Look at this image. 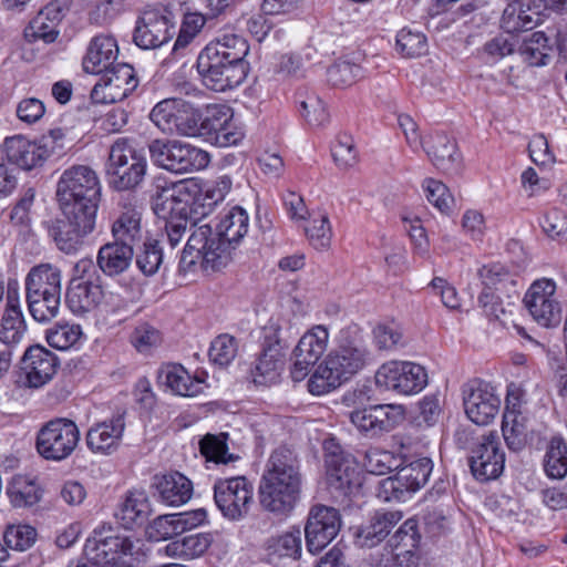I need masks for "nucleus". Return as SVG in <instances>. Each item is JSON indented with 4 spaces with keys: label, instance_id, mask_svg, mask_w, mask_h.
Segmentation results:
<instances>
[{
    "label": "nucleus",
    "instance_id": "obj_1",
    "mask_svg": "<svg viewBox=\"0 0 567 567\" xmlns=\"http://www.w3.org/2000/svg\"><path fill=\"white\" fill-rule=\"evenodd\" d=\"M248 221L247 212L235 206L220 218L215 229L209 224L196 227L183 249L181 261L194 264L195 259L187 260V257L196 252L195 258L202 259L204 270H221L233 260L237 245L248 231Z\"/></svg>",
    "mask_w": 567,
    "mask_h": 567
},
{
    "label": "nucleus",
    "instance_id": "obj_2",
    "mask_svg": "<svg viewBox=\"0 0 567 567\" xmlns=\"http://www.w3.org/2000/svg\"><path fill=\"white\" fill-rule=\"evenodd\" d=\"M301 463L298 454L279 446L270 454L261 475L258 495L261 507L277 516H288L300 501Z\"/></svg>",
    "mask_w": 567,
    "mask_h": 567
},
{
    "label": "nucleus",
    "instance_id": "obj_3",
    "mask_svg": "<svg viewBox=\"0 0 567 567\" xmlns=\"http://www.w3.org/2000/svg\"><path fill=\"white\" fill-rule=\"evenodd\" d=\"M249 44L237 34H224L209 42L198 54L196 69L209 90L225 92L241 84L249 72L246 56Z\"/></svg>",
    "mask_w": 567,
    "mask_h": 567
},
{
    "label": "nucleus",
    "instance_id": "obj_4",
    "mask_svg": "<svg viewBox=\"0 0 567 567\" xmlns=\"http://www.w3.org/2000/svg\"><path fill=\"white\" fill-rule=\"evenodd\" d=\"M371 360L362 331L357 324L340 330L337 348L318 365L308 381L311 394L329 393L359 373Z\"/></svg>",
    "mask_w": 567,
    "mask_h": 567
},
{
    "label": "nucleus",
    "instance_id": "obj_5",
    "mask_svg": "<svg viewBox=\"0 0 567 567\" xmlns=\"http://www.w3.org/2000/svg\"><path fill=\"white\" fill-rule=\"evenodd\" d=\"M60 208L96 217L101 202V184L96 173L86 165H73L60 176L56 185Z\"/></svg>",
    "mask_w": 567,
    "mask_h": 567
},
{
    "label": "nucleus",
    "instance_id": "obj_6",
    "mask_svg": "<svg viewBox=\"0 0 567 567\" xmlns=\"http://www.w3.org/2000/svg\"><path fill=\"white\" fill-rule=\"evenodd\" d=\"M326 484L337 499L350 498L360 493L362 472L355 457L346 452L334 437L324 440Z\"/></svg>",
    "mask_w": 567,
    "mask_h": 567
},
{
    "label": "nucleus",
    "instance_id": "obj_7",
    "mask_svg": "<svg viewBox=\"0 0 567 567\" xmlns=\"http://www.w3.org/2000/svg\"><path fill=\"white\" fill-rule=\"evenodd\" d=\"M146 172V156L134 150L126 138H117L112 144L105 164L111 188L120 192L136 189L143 183Z\"/></svg>",
    "mask_w": 567,
    "mask_h": 567
},
{
    "label": "nucleus",
    "instance_id": "obj_8",
    "mask_svg": "<svg viewBox=\"0 0 567 567\" xmlns=\"http://www.w3.org/2000/svg\"><path fill=\"white\" fill-rule=\"evenodd\" d=\"M148 152L156 166L176 174L204 169L210 162L206 151L177 140H153Z\"/></svg>",
    "mask_w": 567,
    "mask_h": 567
},
{
    "label": "nucleus",
    "instance_id": "obj_9",
    "mask_svg": "<svg viewBox=\"0 0 567 567\" xmlns=\"http://www.w3.org/2000/svg\"><path fill=\"white\" fill-rule=\"evenodd\" d=\"M80 430L68 417H54L43 423L35 434L34 447L45 461L62 462L69 458L80 443Z\"/></svg>",
    "mask_w": 567,
    "mask_h": 567
},
{
    "label": "nucleus",
    "instance_id": "obj_10",
    "mask_svg": "<svg viewBox=\"0 0 567 567\" xmlns=\"http://www.w3.org/2000/svg\"><path fill=\"white\" fill-rule=\"evenodd\" d=\"M231 186L233 181L228 175L204 183L186 179L174 186L173 194L174 198H179L184 203V207L192 208L193 216L203 219L225 199Z\"/></svg>",
    "mask_w": 567,
    "mask_h": 567
},
{
    "label": "nucleus",
    "instance_id": "obj_11",
    "mask_svg": "<svg viewBox=\"0 0 567 567\" xmlns=\"http://www.w3.org/2000/svg\"><path fill=\"white\" fill-rule=\"evenodd\" d=\"M73 271L74 277L69 282L65 302L74 315H84L94 310L103 299L101 276L90 258L80 259Z\"/></svg>",
    "mask_w": 567,
    "mask_h": 567
},
{
    "label": "nucleus",
    "instance_id": "obj_12",
    "mask_svg": "<svg viewBox=\"0 0 567 567\" xmlns=\"http://www.w3.org/2000/svg\"><path fill=\"white\" fill-rule=\"evenodd\" d=\"M61 217L43 223L48 236L55 247L66 254H76L84 245V239L93 233L96 217L60 208Z\"/></svg>",
    "mask_w": 567,
    "mask_h": 567
},
{
    "label": "nucleus",
    "instance_id": "obj_13",
    "mask_svg": "<svg viewBox=\"0 0 567 567\" xmlns=\"http://www.w3.org/2000/svg\"><path fill=\"white\" fill-rule=\"evenodd\" d=\"M135 545L128 536L120 535L111 526L95 528L86 539L83 557L87 563L107 564L113 561H132Z\"/></svg>",
    "mask_w": 567,
    "mask_h": 567
},
{
    "label": "nucleus",
    "instance_id": "obj_14",
    "mask_svg": "<svg viewBox=\"0 0 567 567\" xmlns=\"http://www.w3.org/2000/svg\"><path fill=\"white\" fill-rule=\"evenodd\" d=\"M405 419V411L399 404H374L349 412V420L365 437L375 439L393 431Z\"/></svg>",
    "mask_w": 567,
    "mask_h": 567
},
{
    "label": "nucleus",
    "instance_id": "obj_15",
    "mask_svg": "<svg viewBox=\"0 0 567 567\" xmlns=\"http://www.w3.org/2000/svg\"><path fill=\"white\" fill-rule=\"evenodd\" d=\"M214 501L224 517L238 520L249 512L254 486L245 476L217 478L214 483Z\"/></svg>",
    "mask_w": 567,
    "mask_h": 567
},
{
    "label": "nucleus",
    "instance_id": "obj_16",
    "mask_svg": "<svg viewBox=\"0 0 567 567\" xmlns=\"http://www.w3.org/2000/svg\"><path fill=\"white\" fill-rule=\"evenodd\" d=\"M341 523L337 508L323 504L312 505L305 524L307 550L312 555L319 554L337 537Z\"/></svg>",
    "mask_w": 567,
    "mask_h": 567
},
{
    "label": "nucleus",
    "instance_id": "obj_17",
    "mask_svg": "<svg viewBox=\"0 0 567 567\" xmlns=\"http://www.w3.org/2000/svg\"><path fill=\"white\" fill-rule=\"evenodd\" d=\"M102 73L100 81L91 91V100L95 104L121 102L138 85L136 72L128 63H116Z\"/></svg>",
    "mask_w": 567,
    "mask_h": 567
},
{
    "label": "nucleus",
    "instance_id": "obj_18",
    "mask_svg": "<svg viewBox=\"0 0 567 567\" xmlns=\"http://www.w3.org/2000/svg\"><path fill=\"white\" fill-rule=\"evenodd\" d=\"M374 378L378 386L405 395L422 391L427 383L425 369L408 361L384 363L378 369Z\"/></svg>",
    "mask_w": 567,
    "mask_h": 567
},
{
    "label": "nucleus",
    "instance_id": "obj_19",
    "mask_svg": "<svg viewBox=\"0 0 567 567\" xmlns=\"http://www.w3.org/2000/svg\"><path fill=\"white\" fill-rule=\"evenodd\" d=\"M202 136L218 147L237 145L244 138L243 130L234 121L231 107L210 104L203 111Z\"/></svg>",
    "mask_w": 567,
    "mask_h": 567
},
{
    "label": "nucleus",
    "instance_id": "obj_20",
    "mask_svg": "<svg viewBox=\"0 0 567 567\" xmlns=\"http://www.w3.org/2000/svg\"><path fill=\"white\" fill-rule=\"evenodd\" d=\"M463 405L466 416L473 423L487 425L498 414L501 399L492 384L474 379L463 386Z\"/></svg>",
    "mask_w": 567,
    "mask_h": 567
},
{
    "label": "nucleus",
    "instance_id": "obj_21",
    "mask_svg": "<svg viewBox=\"0 0 567 567\" xmlns=\"http://www.w3.org/2000/svg\"><path fill=\"white\" fill-rule=\"evenodd\" d=\"M556 285L550 279L532 284L523 302L533 320L544 328L557 327L561 321V308L555 298Z\"/></svg>",
    "mask_w": 567,
    "mask_h": 567
},
{
    "label": "nucleus",
    "instance_id": "obj_22",
    "mask_svg": "<svg viewBox=\"0 0 567 567\" xmlns=\"http://www.w3.org/2000/svg\"><path fill=\"white\" fill-rule=\"evenodd\" d=\"M468 465L473 476L480 482H488L501 476L505 466V453L495 432L483 435L472 447Z\"/></svg>",
    "mask_w": 567,
    "mask_h": 567
},
{
    "label": "nucleus",
    "instance_id": "obj_23",
    "mask_svg": "<svg viewBox=\"0 0 567 567\" xmlns=\"http://www.w3.org/2000/svg\"><path fill=\"white\" fill-rule=\"evenodd\" d=\"M175 34V25L163 9L154 8L142 12L137 18L134 43L144 50L156 49L167 43Z\"/></svg>",
    "mask_w": 567,
    "mask_h": 567
},
{
    "label": "nucleus",
    "instance_id": "obj_24",
    "mask_svg": "<svg viewBox=\"0 0 567 567\" xmlns=\"http://www.w3.org/2000/svg\"><path fill=\"white\" fill-rule=\"evenodd\" d=\"M422 147L432 164L446 175H460L463 157L454 138L445 132H434L422 138Z\"/></svg>",
    "mask_w": 567,
    "mask_h": 567
},
{
    "label": "nucleus",
    "instance_id": "obj_25",
    "mask_svg": "<svg viewBox=\"0 0 567 567\" xmlns=\"http://www.w3.org/2000/svg\"><path fill=\"white\" fill-rule=\"evenodd\" d=\"M58 368V357L40 344L28 347L20 360V369L25 377L24 384L28 388L43 386L54 377Z\"/></svg>",
    "mask_w": 567,
    "mask_h": 567
},
{
    "label": "nucleus",
    "instance_id": "obj_26",
    "mask_svg": "<svg viewBox=\"0 0 567 567\" xmlns=\"http://www.w3.org/2000/svg\"><path fill=\"white\" fill-rule=\"evenodd\" d=\"M3 152L10 164L23 171L43 166L51 155L45 143L28 140L22 135L7 137L3 142Z\"/></svg>",
    "mask_w": 567,
    "mask_h": 567
},
{
    "label": "nucleus",
    "instance_id": "obj_27",
    "mask_svg": "<svg viewBox=\"0 0 567 567\" xmlns=\"http://www.w3.org/2000/svg\"><path fill=\"white\" fill-rule=\"evenodd\" d=\"M401 511L384 508L372 512L367 522L353 532L354 542L360 547L373 548L382 543L392 528L402 519Z\"/></svg>",
    "mask_w": 567,
    "mask_h": 567
},
{
    "label": "nucleus",
    "instance_id": "obj_28",
    "mask_svg": "<svg viewBox=\"0 0 567 567\" xmlns=\"http://www.w3.org/2000/svg\"><path fill=\"white\" fill-rule=\"evenodd\" d=\"M124 430L125 412L117 413L89 429L86 445L93 453L110 455L118 449Z\"/></svg>",
    "mask_w": 567,
    "mask_h": 567
},
{
    "label": "nucleus",
    "instance_id": "obj_29",
    "mask_svg": "<svg viewBox=\"0 0 567 567\" xmlns=\"http://www.w3.org/2000/svg\"><path fill=\"white\" fill-rule=\"evenodd\" d=\"M118 54L116 40L111 35L100 34L94 37L87 47L83 58L82 66L84 72L99 74L115 65Z\"/></svg>",
    "mask_w": 567,
    "mask_h": 567
},
{
    "label": "nucleus",
    "instance_id": "obj_30",
    "mask_svg": "<svg viewBox=\"0 0 567 567\" xmlns=\"http://www.w3.org/2000/svg\"><path fill=\"white\" fill-rule=\"evenodd\" d=\"M158 381L173 393L182 396H195L203 392L205 380L190 375L179 363H167L158 371Z\"/></svg>",
    "mask_w": 567,
    "mask_h": 567
},
{
    "label": "nucleus",
    "instance_id": "obj_31",
    "mask_svg": "<svg viewBox=\"0 0 567 567\" xmlns=\"http://www.w3.org/2000/svg\"><path fill=\"white\" fill-rule=\"evenodd\" d=\"M154 486L163 503L179 506L187 503L193 495V483L184 474L173 471L154 477Z\"/></svg>",
    "mask_w": 567,
    "mask_h": 567
},
{
    "label": "nucleus",
    "instance_id": "obj_32",
    "mask_svg": "<svg viewBox=\"0 0 567 567\" xmlns=\"http://www.w3.org/2000/svg\"><path fill=\"white\" fill-rule=\"evenodd\" d=\"M134 250L125 244L107 241L102 245L96 255V267L106 277H117L132 265Z\"/></svg>",
    "mask_w": 567,
    "mask_h": 567
},
{
    "label": "nucleus",
    "instance_id": "obj_33",
    "mask_svg": "<svg viewBox=\"0 0 567 567\" xmlns=\"http://www.w3.org/2000/svg\"><path fill=\"white\" fill-rule=\"evenodd\" d=\"M151 513L152 508L146 493L132 491L126 494L115 516L125 529H133L144 526L148 522Z\"/></svg>",
    "mask_w": 567,
    "mask_h": 567
},
{
    "label": "nucleus",
    "instance_id": "obj_34",
    "mask_svg": "<svg viewBox=\"0 0 567 567\" xmlns=\"http://www.w3.org/2000/svg\"><path fill=\"white\" fill-rule=\"evenodd\" d=\"M142 214L136 208H127L113 221L112 241L125 244L134 250L135 246L144 241V231L141 225Z\"/></svg>",
    "mask_w": 567,
    "mask_h": 567
},
{
    "label": "nucleus",
    "instance_id": "obj_35",
    "mask_svg": "<svg viewBox=\"0 0 567 567\" xmlns=\"http://www.w3.org/2000/svg\"><path fill=\"white\" fill-rule=\"evenodd\" d=\"M25 293L61 295V270L42 262L33 266L25 277Z\"/></svg>",
    "mask_w": 567,
    "mask_h": 567
},
{
    "label": "nucleus",
    "instance_id": "obj_36",
    "mask_svg": "<svg viewBox=\"0 0 567 567\" xmlns=\"http://www.w3.org/2000/svg\"><path fill=\"white\" fill-rule=\"evenodd\" d=\"M295 102L302 118L313 127L329 122V113L320 96L309 87L302 86L295 94Z\"/></svg>",
    "mask_w": 567,
    "mask_h": 567
},
{
    "label": "nucleus",
    "instance_id": "obj_37",
    "mask_svg": "<svg viewBox=\"0 0 567 567\" xmlns=\"http://www.w3.org/2000/svg\"><path fill=\"white\" fill-rule=\"evenodd\" d=\"M266 550L271 557L299 559L302 551L300 527L291 526L287 532L268 538Z\"/></svg>",
    "mask_w": 567,
    "mask_h": 567
},
{
    "label": "nucleus",
    "instance_id": "obj_38",
    "mask_svg": "<svg viewBox=\"0 0 567 567\" xmlns=\"http://www.w3.org/2000/svg\"><path fill=\"white\" fill-rule=\"evenodd\" d=\"M527 417L522 412H504L502 433L509 451L518 453L526 447L528 441Z\"/></svg>",
    "mask_w": 567,
    "mask_h": 567
},
{
    "label": "nucleus",
    "instance_id": "obj_39",
    "mask_svg": "<svg viewBox=\"0 0 567 567\" xmlns=\"http://www.w3.org/2000/svg\"><path fill=\"white\" fill-rule=\"evenodd\" d=\"M42 488L35 478L27 475H16L7 487V494L14 507H30L39 503Z\"/></svg>",
    "mask_w": 567,
    "mask_h": 567
},
{
    "label": "nucleus",
    "instance_id": "obj_40",
    "mask_svg": "<svg viewBox=\"0 0 567 567\" xmlns=\"http://www.w3.org/2000/svg\"><path fill=\"white\" fill-rule=\"evenodd\" d=\"M183 204L179 198H174L173 194L168 216L164 217L166 219L165 230L167 236L176 237L178 240L182 239L188 225H190L189 229L192 231L202 225V219L193 216L192 208H188V206L184 207Z\"/></svg>",
    "mask_w": 567,
    "mask_h": 567
},
{
    "label": "nucleus",
    "instance_id": "obj_41",
    "mask_svg": "<svg viewBox=\"0 0 567 567\" xmlns=\"http://www.w3.org/2000/svg\"><path fill=\"white\" fill-rule=\"evenodd\" d=\"M433 462L429 457H420L398 467V480L409 493L422 488L429 481Z\"/></svg>",
    "mask_w": 567,
    "mask_h": 567
},
{
    "label": "nucleus",
    "instance_id": "obj_42",
    "mask_svg": "<svg viewBox=\"0 0 567 567\" xmlns=\"http://www.w3.org/2000/svg\"><path fill=\"white\" fill-rule=\"evenodd\" d=\"M289 348V328L285 329L279 320L270 319L261 331V351L286 362Z\"/></svg>",
    "mask_w": 567,
    "mask_h": 567
},
{
    "label": "nucleus",
    "instance_id": "obj_43",
    "mask_svg": "<svg viewBox=\"0 0 567 567\" xmlns=\"http://www.w3.org/2000/svg\"><path fill=\"white\" fill-rule=\"evenodd\" d=\"M229 434L220 432L218 434L207 433L199 441V452L207 462L216 464H228L239 458L238 455L228 452Z\"/></svg>",
    "mask_w": 567,
    "mask_h": 567
},
{
    "label": "nucleus",
    "instance_id": "obj_44",
    "mask_svg": "<svg viewBox=\"0 0 567 567\" xmlns=\"http://www.w3.org/2000/svg\"><path fill=\"white\" fill-rule=\"evenodd\" d=\"M544 471L553 480H561L567 475V442L560 435L553 436L548 443Z\"/></svg>",
    "mask_w": 567,
    "mask_h": 567
},
{
    "label": "nucleus",
    "instance_id": "obj_45",
    "mask_svg": "<svg viewBox=\"0 0 567 567\" xmlns=\"http://www.w3.org/2000/svg\"><path fill=\"white\" fill-rule=\"evenodd\" d=\"M27 332V323L22 312H2L0 319V342L2 350H10L13 354L14 347L22 340Z\"/></svg>",
    "mask_w": 567,
    "mask_h": 567
},
{
    "label": "nucleus",
    "instance_id": "obj_46",
    "mask_svg": "<svg viewBox=\"0 0 567 567\" xmlns=\"http://www.w3.org/2000/svg\"><path fill=\"white\" fill-rule=\"evenodd\" d=\"M548 38L542 31L534 32L529 38L524 39L518 48L524 62L530 66L546 65L549 60Z\"/></svg>",
    "mask_w": 567,
    "mask_h": 567
},
{
    "label": "nucleus",
    "instance_id": "obj_47",
    "mask_svg": "<svg viewBox=\"0 0 567 567\" xmlns=\"http://www.w3.org/2000/svg\"><path fill=\"white\" fill-rule=\"evenodd\" d=\"M328 338V330L317 326L300 338L295 350L316 364L327 349Z\"/></svg>",
    "mask_w": 567,
    "mask_h": 567
},
{
    "label": "nucleus",
    "instance_id": "obj_48",
    "mask_svg": "<svg viewBox=\"0 0 567 567\" xmlns=\"http://www.w3.org/2000/svg\"><path fill=\"white\" fill-rule=\"evenodd\" d=\"M421 533L415 518H408L388 539L392 549H401L400 554L413 555L420 547Z\"/></svg>",
    "mask_w": 567,
    "mask_h": 567
},
{
    "label": "nucleus",
    "instance_id": "obj_49",
    "mask_svg": "<svg viewBox=\"0 0 567 567\" xmlns=\"http://www.w3.org/2000/svg\"><path fill=\"white\" fill-rule=\"evenodd\" d=\"M284 367L285 361L260 350L256 364L251 369L252 381L259 385L274 384L279 380Z\"/></svg>",
    "mask_w": 567,
    "mask_h": 567
},
{
    "label": "nucleus",
    "instance_id": "obj_50",
    "mask_svg": "<svg viewBox=\"0 0 567 567\" xmlns=\"http://www.w3.org/2000/svg\"><path fill=\"white\" fill-rule=\"evenodd\" d=\"M29 312L38 322L53 319L60 307L61 295L25 293Z\"/></svg>",
    "mask_w": 567,
    "mask_h": 567
},
{
    "label": "nucleus",
    "instance_id": "obj_51",
    "mask_svg": "<svg viewBox=\"0 0 567 567\" xmlns=\"http://www.w3.org/2000/svg\"><path fill=\"white\" fill-rule=\"evenodd\" d=\"M163 341L162 333L148 322L138 323L130 334V342L134 349L144 355H148Z\"/></svg>",
    "mask_w": 567,
    "mask_h": 567
},
{
    "label": "nucleus",
    "instance_id": "obj_52",
    "mask_svg": "<svg viewBox=\"0 0 567 567\" xmlns=\"http://www.w3.org/2000/svg\"><path fill=\"white\" fill-rule=\"evenodd\" d=\"M307 60L299 52L279 54L274 62V73L284 80H299L306 75Z\"/></svg>",
    "mask_w": 567,
    "mask_h": 567
},
{
    "label": "nucleus",
    "instance_id": "obj_53",
    "mask_svg": "<svg viewBox=\"0 0 567 567\" xmlns=\"http://www.w3.org/2000/svg\"><path fill=\"white\" fill-rule=\"evenodd\" d=\"M37 535V529L30 525H8L2 535L3 546L7 550L24 551L33 546Z\"/></svg>",
    "mask_w": 567,
    "mask_h": 567
},
{
    "label": "nucleus",
    "instance_id": "obj_54",
    "mask_svg": "<svg viewBox=\"0 0 567 567\" xmlns=\"http://www.w3.org/2000/svg\"><path fill=\"white\" fill-rule=\"evenodd\" d=\"M237 351V339L228 333H223L212 341L208 355L213 363L227 367L236 358Z\"/></svg>",
    "mask_w": 567,
    "mask_h": 567
},
{
    "label": "nucleus",
    "instance_id": "obj_55",
    "mask_svg": "<svg viewBox=\"0 0 567 567\" xmlns=\"http://www.w3.org/2000/svg\"><path fill=\"white\" fill-rule=\"evenodd\" d=\"M177 101L166 99L158 102L150 113V120L163 133L171 134L174 132L177 123Z\"/></svg>",
    "mask_w": 567,
    "mask_h": 567
},
{
    "label": "nucleus",
    "instance_id": "obj_56",
    "mask_svg": "<svg viewBox=\"0 0 567 567\" xmlns=\"http://www.w3.org/2000/svg\"><path fill=\"white\" fill-rule=\"evenodd\" d=\"M81 336L82 330L79 324L56 323L47 330L45 338L52 348L66 350L74 346Z\"/></svg>",
    "mask_w": 567,
    "mask_h": 567
},
{
    "label": "nucleus",
    "instance_id": "obj_57",
    "mask_svg": "<svg viewBox=\"0 0 567 567\" xmlns=\"http://www.w3.org/2000/svg\"><path fill=\"white\" fill-rule=\"evenodd\" d=\"M143 248L136 254V265L145 276H153L163 262V250L158 241L148 239L142 241Z\"/></svg>",
    "mask_w": 567,
    "mask_h": 567
},
{
    "label": "nucleus",
    "instance_id": "obj_58",
    "mask_svg": "<svg viewBox=\"0 0 567 567\" xmlns=\"http://www.w3.org/2000/svg\"><path fill=\"white\" fill-rule=\"evenodd\" d=\"M59 34V27L50 23L40 14H37L24 30V39L29 43L43 41L45 44H50L58 39Z\"/></svg>",
    "mask_w": 567,
    "mask_h": 567
},
{
    "label": "nucleus",
    "instance_id": "obj_59",
    "mask_svg": "<svg viewBox=\"0 0 567 567\" xmlns=\"http://www.w3.org/2000/svg\"><path fill=\"white\" fill-rule=\"evenodd\" d=\"M426 37L422 32L402 29L396 34V50L405 58L420 56L426 51Z\"/></svg>",
    "mask_w": 567,
    "mask_h": 567
},
{
    "label": "nucleus",
    "instance_id": "obj_60",
    "mask_svg": "<svg viewBox=\"0 0 567 567\" xmlns=\"http://www.w3.org/2000/svg\"><path fill=\"white\" fill-rule=\"evenodd\" d=\"M361 73V66L349 61L336 62L327 71L329 83L338 87L352 85Z\"/></svg>",
    "mask_w": 567,
    "mask_h": 567
},
{
    "label": "nucleus",
    "instance_id": "obj_61",
    "mask_svg": "<svg viewBox=\"0 0 567 567\" xmlns=\"http://www.w3.org/2000/svg\"><path fill=\"white\" fill-rule=\"evenodd\" d=\"M305 230L310 244L316 249L321 250L330 246L332 229L328 215L322 214L318 218H312Z\"/></svg>",
    "mask_w": 567,
    "mask_h": 567
},
{
    "label": "nucleus",
    "instance_id": "obj_62",
    "mask_svg": "<svg viewBox=\"0 0 567 567\" xmlns=\"http://www.w3.org/2000/svg\"><path fill=\"white\" fill-rule=\"evenodd\" d=\"M478 276L484 285L483 290L487 291H493L494 288L497 289L498 285L516 284L508 268L499 262L484 265L478 270Z\"/></svg>",
    "mask_w": 567,
    "mask_h": 567
},
{
    "label": "nucleus",
    "instance_id": "obj_63",
    "mask_svg": "<svg viewBox=\"0 0 567 567\" xmlns=\"http://www.w3.org/2000/svg\"><path fill=\"white\" fill-rule=\"evenodd\" d=\"M517 41L514 35L497 34L488 40L482 48V52L489 61L496 62L515 52Z\"/></svg>",
    "mask_w": 567,
    "mask_h": 567
},
{
    "label": "nucleus",
    "instance_id": "obj_64",
    "mask_svg": "<svg viewBox=\"0 0 567 567\" xmlns=\"http://www.w3.org/2000/svg\"><path fill=\"white\" fill-rule=\"evenodd\" d=\"M424 189L427 200L433 204L440 212L447 213L453 203V197L445 184L441 181L426 178L424 181Z\"/></svg>",
    "mask_w": 567,
    "mask_h": 567
}]
</instances>
